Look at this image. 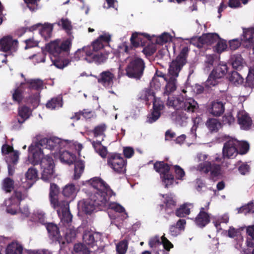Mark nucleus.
Listing matches in <instances>:
<instances>
[{
  "mask_svg": "<svg viewBox=\"0 0 254 254\" xmlns=\"http://www.w3.org/2000/svg\"><path fill=\"white\" fill-rule=\"evenodd\" d=\"M206 125L211 132H217L221 127V123L216 119H209L206 123Z\"/></svg>",
  "mask_w": 254,
  "mask_h": 254,
  "instance_id": "39",
  "label": "nucleus"
},
{
  "mask_svg": "<svg viewBox=\"0 0 254 254\" xmlns=\"http://www.w3.org/2000/svg\"><path fill=\"white\" fill-rule=\"evenodd\" d=\"M128 248L127 242L123 240L120 242L116 246V252L117 254H125Z\"/></svg>",
  "mask_w": 254,
  "mask_h": 254,
  "instance_id": "54",
  "label": "nucleus"
},
{
  "mask_svg": "<svg viewBox=\"0 0 254 254\" xmlns=\"http://www.w3.org/2000/svg\"><path fill=\"white\" fill-rule=\"evenodd\" d=\"M151 40V36L145 33L134 32L130 38L131 45L135 48L145 46L148 41Z\"/></svg>",
  "mask_w": 254,
  "mask_h": 254,
  "instance_id": "17",
  "label": "nucleus"
},
{
  "mask_svg": "<svg viewBox=\"0 0 254 254\" xmlns=\"http://www.w3.org/2000/svg\"><path fill=\"white\" fill-rule=\"evenodd\" d=\"M39 102L40 99L37 93H35L26 97L24 100V102L28 105H31L34 109L38 106Z\"/></svg>",
  "mask_w": 254,
  "mask_h": 254,
  "instance_id": "42",
  "label": "nucleus"
},
{
  "mask_svg": "<svg viewBox=\"0 0 254 254\" xmlns=\"http://www.w3.org/2000/svg\"><path fill=\"white\" fill-rule=\"evenodd\" d=\"M229 80L235 84H241L243 82L244 78L236 71L233 70L231 72L228 77Z\"/></svg>",
  "mask_w": 254,
  "mask_h": 254,
  "instance_id": "47",
  "label": "nucleus"
},
{
  "mask_svg": "<svg viewBox=\"0 0 254 254\" xmlns=\"http://www.w3.org/2000/svg\"><path fill=\"white\" fill-rule=\"evenodd\" d=\"M4 205L6 206V211L12 215L16 214L17 213V208L19 204L12 201V198H8L4 201Z\"/></svg>",
  "mask_w": 254,
  "mask_h": 254,
  "instance_id": "41",
  "label": "nucleus"
},
{
  "mask_svg": "<svg viewBox=\"0 0 254 254\" xmlns=\"http://www.w3.org/2000/svg\"><path fill=\"white\" fill-rule=\"evenodd\" d=\"M25 84L28 85V88L30 89L35 90H41L43 88V82L39 79H25Z\"/></svg>",
  "mask_w": 254,
  "mask_h": 254,
  "instance_id": "35",
  "label": "nucleus"
},
{
  "mask_svg": "<svg viewBox=\"0 0 254 254\" xmlns=\"http://www.w3.org/2000/svg\"><path fill=\"white\" fill-rule=\"evenodd\" d=\"M17 44V40L13 39L11 36H4L0 39V51L4 52L9 51H15Z\"/></svg>",
  "mask_w": 254,
  "mask_h": 254,
  "instance_id": "19",
  "label": "nucleus"
},
{
  "mask_svg": "<svg viewBox=\"0 0 254 254\" xmlns=\"http://www.w3.org/2000/svg\"><path fill=\"white\" fill-rule=\"evenodd\" d=\"M223 138L225 141L222 150L223 157L231 158L235 157L238 153L239 141L226 135Z\"/></svg>",
  "mask_w": 254,
  "mask_h": 254,
  "instance_id": "11",
  "label": "nucleus"
},
{
  "mask_svg": "<svg viewBox=\"0 0 254 254\" xmlns=\"http://www.w3.org/2000/svg\"><path fill=\"white\" fill-rule=\"evenodd\" d=\"M227 72L228 66L226 64H219L210 72L205 82V86L209 88L215 86L218 83V80L223 77Z\"/></svg>",
  "mask_w": 254,
  "mask_h": 254,
  "instance_id": "10",
  "label": "nucleus"
},
{
  "mask_svg": "<svg viewBox=\"0 0 254 254\" xmlns=\"http://www.w3.org/2000/svg\"><path fill=\"white\" fill-rule=\"evenodd\" d=\"M246 233L250 237L247 241V245L253 248L254 247V225L246 227Z\"/></svg>",
  "mask_w": 254,
  "mask_h": 254,
  "instance_id": "46",
  "label": "nucleus"
},
{
  "mask_svg": "<svg viewBox=\"0 0 254 254\" xmlns=\"http://www.w3.org/2000/svg\"><path fill=\"white\" fill-rule=\"evenodd\" d=\"M108 55L105 52L102 53H93L91 50V55H89L88 58H85L89 63L94 62L97 64H100L105 63L108 59Z\"/></svg>",
  "mask_w": 254,
  "mask_h": 254,
  "instance_id": "22",
  "label": "nucleus"
},
{
  "mask_svg": "<svg viewBox=\"0 0 254 254\" xmlns=\"http://www.w3.org/2000/svg\"><path fill=\"white\" fill-rule=\"evenodd\" d=\"M26 4L27 7L32 11H34L37 9L38 2L40 0H23Z\"/></svg>",
  "mask_w": 254,
  "mask_h": 254,
  "instance_id": "62",
  "label": "nucleus"
},
{
  "mask_svg": "<svg viewBox=\"0 0 254 254\" xmlns=\"http://www.w3.org/2000/svg\"><path fill=\"white\" fill-rule=\"evenodd\" d=\"M238 122L244 129H249L252 124V121L246 113H239L238 115Z\"/></svg>",
  "mask_w": 254,
  "mask_h": 254,
  "instance_id": "28",
  "label": "nucleus"
},
{
  "mask_svg": "<svg viewBox=\"0 0 254 254\" xmlns=\"http://www.w3.org/2000/svg\"><path fill=\"white\" fill-rule=\"evenodd\" d=\"M22 246L17 242H12L6 247L5 254H22Z\"/></svg>",
  "mask_w": 254,
  "mask_h": 254,
  "instance_id": "34",
  "label": "nucleus"
},
{
  "mask_svg": "<svg viewBox=\"0 0 254 254\" xmlns=\"http://www.w3.org/2000/svg\"><path fill=\"white\" fill-rule=\"evenodd\" d=\"M154 170L160 174L165 188L172 185L174 182V177L170 173V165L164 161H156L153 165Z\"/></svg>",
  "mask_w": 254,
  "mask_h": 254,
  "instance_id": "9",
  "label": "nucleus"
},
{
  "mask_svg": "<svg viewBox=\"0 0 254 254\" xmlns=\"http://www.w3.org/2000/svg\"><path fill=\"white\" fill-rule=\"evenodd\" d=\"M77 191L78 190L74 185L68 184L63 188L62 193L64 197L72 200L75 197Z\"/></svg>",
  "mask_w": 254,
  "mask_h": 254,
  "instance_id": "27",
  "label": "nucleus"
},
{
  "mask_svg": "<svg viewBox=\"0 0 254 254\" xmlns=\"http://www.w3.org/2000/svg\"><path fill=\"white\" fill-rule=\"evenodd\" d=\"M91 55L90 48L84 47L82 49H78L74 53V56L71 58L72 61H78L82 59L85 60V58H88Z\"/></svg>",
  "mask_w": 254,
  "mask_h": 254,
  "instance_id": "30",
  "label": "nucleus"
},
{
  "mask_svg": "<svg viewBox=\"0 0 254 254\" xmlns=\"http://www.w3.org/2000/svg\"><path fill=\"white\" fill-rule=\"evenodd\" d=\"M25 177L27 180L35 182L38 178V171L34 167H31L26 173Z\"/></svg>",
  "mask_w": 254,
  "mask_h": 254,
  "instance_id": "53",
  "label": "nucleus"
},
{
  "mask_svg": "<svg viewBox=\"0 0 254 254\" xmlns=\"http://www.w3.org/2000/svg\"><path fill=\"white\" fill-rule=\"evenodd\" d=\"M105 46L100 42L97 39L93 41L90 46L86 47L90 48V50L93 51V53H96L102 50Z\"/></svg>",
  "mask_w": 254,
  "mask_h": 254,
  "instance_id": "55",
  "label": "nucleus"
},
{
  "mask_svg": "<svg viewBox=\"0 0 254 254\" xmlns=\"http://www.w3.org/2000/svg\"><path fill=\"white\" fill-rule=\"evenodd\" d=\"M14 182L10 178L7 177L3 179L2 183V189L6 193H10L14 189Z\"/></svg>",
  "mask_w": 254,
  "mask_h": 254,
  "instance_id": "44",
  "label": "nucleus"
},
{
  "mask_svg": "<svg viewBox=\"0 0 254 254\" xmlns=\"http://www.w3.org/2000/svg\"><path fill=\"white\" fill-rule=\"evenodd\" d=\"M18 115L20 118L17 119V122L21 126L25 121L27 120L31 114L30 109L25 105H23L18 108Z\"/></svg>",
  "mask_w": 254,
  "mask_h": 254,
  "instance_id": "26",
  "label": "nucleus"
},
{
  "mask_svg": "<svg viewBox=\"0 0 254 254\" xmlns=\"http://www.w3.org/2000/svg\"><path fill=\"white\" fill-rule=\"evenodd\" d=\"M107 208L112 209L119 213H122L125 211L124 207L119 204L115 202H110L109 200L108 201V205H107Z\"/></svg>",
  "mask_w": 254,
  "mask_h": 254,
  "instance_id": "56",
  "label": "nucleus"
},
{
  "mask_svg": "<svg viewBox=\"0 0 254 254\" xmlns=\"http://www.w3.org/2000/svg\"><path fill=\"white\" fill-rule=\"evenodd\" d=\"M76 159V156L73 153H71L67 151H63L60 153V159L61 162L70 165L75 162Z\"/></svg>",
  "mask_w": 254,
  "mask_h": 254,
  "instance_id": "33",
  "label": "nucleus"
},
{
  "mask_svg": "<svg viewBox=\"0 0 254 254\" xmlns=\"http://www.w3.org/2000/svg\"><path fill=\"white\" fill-rule=\"evenodd\" d=\"M202 35L204 45L207 46H211L220 39L219 35L215 33L203 34Z\"/></svg>",
  "mask_w": 254,
  "mask_h": 254,
  "instance_id": "32",
  "label": "nucleus"
},
{
  "mask_svg": "<svg viewBox=\"0 0 254 254\" xmlns=\"http://www.w3.org/2000/svg\"><path fill=\"white\" fill-rule=\"evenodd\" d=\"M103 140V139L100 141H94L92 144L96 152L103 158H105L107 155V149L106 147L102 146L101 142Z\"/></svg>",
  "mask_w": 254,
  "mask_h": 254,
  "instance_id": "38",
  "label": "nucleus"
},
{
  "mask_svg": "<svg viewBox=\"0 0 254 254\" xmlns=\"http://www.w3.org/2000/svg\"><path fill=\"white\" fill-rule=\"evenodd\" d=\"M224 105L220 101H213L208 109L209 113L214 116H220L224 112Z\"/></svg>",
  "mask_w": 254,
  "mask_h": 254,
  "instance_id": "25",
  "label": "nucleus"
},
{
  "mask_svg": "<svg viewBox=\"0 0 254 254\" xmlns=\"http://www.w3.org/2000/svg\"><path fill=\"white\" fill-rule=\"evenodd\" d=\"M59 188L55 184H51L49 193V199L52 206L56 209L59 207L61 202L58 199Z\"/></svg>",
  "mask_w": 254,
  "mask_h": 254,
  "instance_id": "21",
  "label": "nucleus"
},
{
  "mask_svg": "<svg viewBox=\"0 0 254 254\" xmlns=\"http://www.w3.org/2000/svg\"><path fill=\"white\" fill-rule=\"evenodd\" d=\"M63 98L61 96L52 98L46 104L47 108L52 110L59 109L63 106Z\"/></svg>",
  "mask_w": 254,
  "mask_h": 254,
  "instance_id": "36",
  "label": "nucleus"
},
{
  "mask_svg": "<svg viewBox=\"0 0 254 254\" xmlns=\"http://www.w3.org/2000/svg\"><path fill=\"white\" fill-rule=\"evenodd\" d=\"M170 40V35L168 33H164L157 38L156 43L159 45H163L168 42Z\"/></svg>",
  "mask_w": 254,
  "mask_h": 254,
  "instance_id": "61",
  "label": "nucleus"
},
{
  "mask_svg": "<svg viewBox=\"0 0 254 254\" xmlns=\"http://www.w3.org/2000/svg\"><path fill=\"white\" fill-rule=\"evenodd\" d=\"M73 163H74L73 179L74 180H78L80 178L84 171L85 167L84 162L81 160L77 161L75 160Z\"/></svg>",
  "mask_w": 254,
  "mask_h": 254,
  "instance_id": "37",
  "label": "nucleus"
},
{
  "mask_svg": "<svg viewBox=\"0 0 254 254\" xmlns=\"http://www.w3.org/2000/svg\"><path fill=\"white\" fill-rule=\"evenodd\" d=\"M39 144L42 147L45 146V148L49 147L50 149H54L56 147H59L60 139L58 138H42L39 141Z\"/></svg>",
  "mask_w": 254,
  "mask_h": 254,
  "instance_id": "29",
  "label": "nucleus"
},
{
  "mask_svg": "<svg viewBox=\"0 0 254 254\" xmlns=\"http://www.w3.org/2000/svg\"><path fill=\"white\" fill-rule=\"evenodd\" d=\"M161 112L153 110L152 112L147 116V122L152 124L156 122L160 117Z\"/></svg>",
  "mask_w": 254,
  "mask_h": 254,
  "instance_id": "59",
  "label": "nucleus"
},
{
  "mask_svg": "<svg viewBox=\"0 0 254 254\" xmlns=\"http://www.w3.org/2000/svg\"><path fill=\"white\" fill-rule=\"evenodd\" d=\"M216 60L217 56L215 54L206 55L204 61L205 68L209 70L213 66Z\"/></svg>",
  "mask_w": 254,
  "mask_h": 254,
  "instance_id": "50",
  "label": "nucleus"
},
{
  "mask_svg": "<svg viewBox=\"0 0 254 254\" xmlns=\"http://www.w3.org/2000/svg\"><path fill=\"white\" fill-rule=\"evenodd\" d=\"M46 227L49 237L53 242H58L60 244H64L63 238L60 234L59 228L56 224L53 223H48L46 224Z\"/></svg>",
  "mask_w": 254,
  "mask_h": 254,
  "instance_id": "18",
  "label": "nucleus"
},
{
  "mask_svg": "<svg viewBox=\"0 0 254 254\" xmlns=\"http://www.w3.org/2000/svg\"><path fill=\"white\" fill-rule=\"evenodd\" d=\"M154 97L155 93L150 88H146L140 92L139 98L141 100L149 102L150 100H152Z\"/></svg>",
  "mask_w": 254,
  "mask_h": 254,
  "instance_id": "45",
  "label": "nucleus"
},
{
  "mask_svg": "<svg viewBox=\"0 0 254 254\" xmlns=\"http://www.w3.org/2000/svg\"><path fill=\"white\" fill-rule=\"evenodd\" d=\"M167 105L173 107L177 111V117L182 121L188 119L186 114L179 110H184L189 113H196L199 109L197 102L192 98H184L183 96L168 97Z\"/></svg>",
  "mask_w": 254,
  "mask_h": 254,
  "instance_id": "5",
  "label": "nucleus"
},
{
  "mask_svg": "<svg viewBox=\"0 0 254 254\" xmlns=\"http://www.w3.org/2000/svg\"><path fill=\"white\" fill-rule=\"evenodd\" d=\"M189 49L188 47H183L179 55L170 63L169 67V73L171 74L166 79V85L163 92L164 95L169 96L177 89V78L183 67L187 63Z\"/></svg>",
  "mask_w": 254,
  "mask_h": 254,
  "instance_id": "4",
  "label": "nucleus"
},
{
  "mask_svg": "<svg viewBox=\"0 0 254 254\" xmlns=\"http://www.w3.org/2000/svg\"><path fill=\"white\" fill-rule=\"evenodd\" d=\"M231 64L233 68L240 69L243 66V59L241 55H234L231 58Z\"/></svg>",
  "mask_w": 254,
  "mask_h": 254,
  "instance_id": "43",
  "label": "nucleus"
},
{
  "mask_svg": "<svg viewBox=\"0 0 254 254\" xmlns=\"http://www.w3.org/2000/svg\"><path fill=\"white\" fill-rule=\"evenodd\" d=\"M12 153L10 154L9 156L6 157V162L8 165V174L10 176L13 175L14 171V166L17 164L18 158L19 153L17 151H13V148L12 146L8 145L6 144L2 145L1 148V152L3 154H8L10 152Z\"/></svg>",
  "mask_w": 254,
  "mask_h": 254,
  "instance_id": "12",
  "label": "nucleus"
},
{
  "mask_svg": "<svg viewBox=\"0 0 254 254\" xmlns=\"http://www.w3.org/2000/svg\"><path fill=\"white\" fill-rule=\"evenodd\" d=\"M238 148H239V150L238 151V153L240 154H246L250 149L249 144L246 142H240L239 141V144L238 146Z\"/></svg>",
  "mask_w": 254,
  "mask_h": 254,
  "instance_id": "60",
  "label": "nucleus"
},
{
  "mask_svg": "<svg viewBox=\"0 0 254 254\" xmlns=\"http://www.w3.org/2000/svg\"><path fill=\"white\" fill-rule=\"evenodd\" d=\"M53 26L51 24L45 25L40 30V34L46 40L50 39L52 35Z\"/></svg>",
  "mask_w": 254,
  "mask_h": 254,
  "instance_id": "48",
  "label": "nucleus"
},
{
  "mask_svg": "<svg viewBox=\"0 0 254 254\" xmlns=\"http://www.w3.org/2000/svg\"><path fill=\"white\" fill-rule=\"evenodd\" d=\"M153 110L160 112L164 107L163 103L160 98H156L155 96L152 99Z\"/></svg>",
  "mask_w": 254,
  "mask_h": 254,
  "instance_id": "58",
  "label": "nucleus"
},
{
  "mask_svg": "<svg viewBox=\"0 0 254 254\" xmlns=\"http://www.w3.org/2000/svg\"><path fill=\"white\" fill-rule=\"evenodd\" d=\"M92 76L97 80L99 84L106 89L113 87L116 79L115 75L110 70L103 71L98 75H92Z\"/></svg>",
  "mask_w": 254,
  "mask_h": 254,
  "instance_id": "13",
  "label": "nucleus"
},
{
  "mask_svg": "<svg viewBox=\"0 0 254 254\" xmlns=\"http://www.w3.org/2000/svg\"><path fill=\"white\" fill-rule=\"evenodd\" d=\"M245 86L251 88H254V68L251 67L246 78Z\"/></svg>",
  "mask_w": 254,
  "mask_h": 254,
  "instance_id": "49",
  "label": "nucleus"
},
{
  "mask_svg": "<svg viewBox=\"0 0 254 254\" xmlns=\"http://www.w3.org/2000/svg\"><path fill=\"white\" fill-rule=\"evenodd\" d=\"M25 198L24 193L18 189H16L14 190V192L12 196L9 198H12V201L16 204H20L21 201Z\"/></svg>",
  "mask_w": 254,
  "mask_h": 254,
  "instance_id": "52",
  "label": "nucleus"
},
{
  "mask_svg": "<svg viewBox=\"0 0 254 254\" xmlns=\"http://www.w3.org/2000/svg\"><path fill=\"white\" fill-rule=\"evenodd\" d=\"M193 207V204L190 203H186L181 205L175 211V214L179 217H184L189 215L190 209Z\"/></svg>",
  "mask_w": 254,
  "mask_h": 254,
  "instance_id": "31",
  "label": "nucleus"
},
{
  "mask_svg": "<svg viewBox=\"0 0 254 254\" xmlns=\"http://www.w3.org/2000/svg\"><path fill=\"white\" fill-rule=\"evenodd\" d=\"M240 211L245 213H254V203L251 202L246 205L242 206L240 208Z\"/></svg>",
  "mask_w": 254,
  "mask_h": 254,
  "instance_id": "64",
  "label": "nucleus"
},
{
  "mask_svg": "<svg viewBox=\"0 0 254 254\" xmlns=\"http://www.w3.org/2000/svg\"><path fill=\"white\" fill-rule=\"evenodd\" d=\"M88 182L94 189L89 198L97 206L98 210L106 209L110 197L115 195V193L100 178L94 177Z\"/></svg>",
  "mask_w": 254,
  "mask_h": 254,
  "instance_id": "3",
  "label": "nucleus"
},
{
  "mask_svg": "<svg viewBox=\"0 0 254 254\" xmlns=\"http://www.w3.org/2000/svg\"><path fill=\"white\" fill-rule=\"evenodd\" d=\"M164 198V204L158 205L160 210L165 209L166 213L170 216L174 213V210L176 206V201L174 199V195L171 193L161 194Z\"/></svg>",
  "mask_w": 254,
  "mask_h": 254,
  "instance_id": "15",
  "label": "nucleus"
},
{
  "mask_svg": "<svg viewBox=\"0 0 254 254\" xmlns=\"http://www.w3.org/2000/svg\"><path fill=\"white\" fill-rule=\"evenodd\" d=\"M145 67V62L139 57L130 58L126 67V74L129 78L140 79Z\"/></svg>",
  "mask_w": 254,
  "mask_h": 254,
  "instance_id": "7",
  "label": "nucleus"
},
{
  "mask_svg": "<svg viewBox=\"0 0 254 254\" xmlns=\"http://www.w3.org/2000/svg\"><path fill=\"white\" fill-rule=\"evenodd\" d=\"M220 166L214 163L206 161L201 164L200 171L205 174L210 172L211 177L214 179L220 175Z\"/></svg>",
  "mask_w": 254,
  "mask_h": 254,
  "instance_id": "20",
  "label": "nucleus"
},
{
  "mask_svg": "<svg viewBox=\"0 0 254 254\" xmlns=\"http://www.w3.org/2000/svg\"><path fill=\"white\" fill-rule=\"evenodd\" d=\"M216 43L215 50L217 53H221L226 49L227 45L225 41L221 40L220 38Z\"/></svg>",
  "mask_w": 254,
  "mask_h": 254,
  "instance_id": "63",
  "label": "nucleus"
},
{
  "mask_svg": "<svg viewBox=\"0 0 254 254\" xmlns=\"http://www.w3.org/2000/svg\"><path fill=\"white\" fill-rule=\"evenodd\" d=\"M24 85H25L24 83H21L18 87L11 91L13 101L18 104H21L25 99L23 94L24 91Z\"/></svg>",
  "mask_w": 254,
  "mask_h": 254,
  "instance_id": "24",
  "label": "nucleus"
},
{
  "mask_svg": "<svg viewBox=\"0 0 254 254\" xmlns=\"http://www.w3.org/2000/svg\"><path fill=\"white\" fill-rule=\"evenodd\" d=\"M41 147L38 141L33 142L29 147L28 151L32 155V164L34 165L40 164L42 170L41 179L48 181L53 178L55 164L51 156L47 155L44 156Z\"/></svg>",
  "mask_w": 254,
  "mask_h": 254,
  "instance_id": "2",
  "label": "nucleus"
},
{
  "mask_svg": "<svg viewBox=\"0 0 254 254\" xmlns=\"http://www.w3.org/2000/svg\"><path fill=\"white\" fill-rule=\"evenodd\" d=\"M191 44L193 45L199 49H201L204 45L202 35L200 37H193L190 40Z\"/></svg>",
  "mask_w": 254,
  "mask_h": 254,
  "instance_id": "57",
  "label": "nucleus"
},
{
  "mask_svg": "<svg viewBox=\"0 0 254 254\" xmlns=\"http://www.w3.org/2000/svg\"><path fill=\"white\" fill-rule=\"evenodd\" d=\"M57 213L60 217L61 222L64 225H67L71 222L72 216L69 211V201L62 200L59 205Z\"/></svg>",
  "mask_w": 254,
  "mask_h": 254,
  "instance_id": "14",
  "label": "nucleus"
},
{
  "mask_svg": "<svg viewBox=\"0 0 254 254\" xmlns=\"http://www.w3.org/2000/svg\"><path fill=\"white\" fill-rule=\"evenodd\" d=\"M107 129V126L105 124H101L96 126L92 131V132L95 137H98L100 136H105V131Z\"/></svg>",
  "mask_w": 254,
  "mask_h": 254,
  "instance_id": "51",
  "label": "nucleus"
},
{
  "mask_svg": "<svg viewBox=\"0 0 254 254\" xmlns=\"http://www.w3.org/2000/svg\"><path fill=\"white\" fill-rule=\"evenodd\" d=\"M101 236L99 233H93L89 231L84 232L83 235L84 244H75L73 248L74 252L79 254H90V251L85 245L92 248L97 247V243L98 239H100Z\"/></svg>",
  "mask_w": 254,
  "mask_h": 254,
  "instance_id": "6",
  "label": "nucleus"
},
{
  "mask_svg": "<svg viewBox=\"0 0 254 254\" xmlns=\"http://www.w3.org/2000/svg\"><path fill=\"white\" fill-rule=\"evenodd\" d=\"M210 203L208 202L205 207H201L198 214L195 218L194 222L199 228H203L210 222V214L207 212Z\"/></svg>",
  "mask_w": 254,
  "mask_h": 254,
  "instance_id": "16",
  "label": "nucleus"
},
{
  "mask_svg": "<svg viewBox=\"0 0 254 254\" xmlns=\"http://www.w3.org/2000/svg\"><path fill=\"white\" fill-rule=\"evenodd\" d=\"M72 46L70 38L61 40L57 39L50 42L46 46L47 51L50 54L53 64L59 69H63L67 66L71 61L66 59Z\"/></svg>",
  "mask_w": 254,
  "mask_h": 254,
  "instance_id": "1",
  "label": "nucleus"
},
{
  "mask_svg": "<svg viewBox=\"0 0 254 254\" xmlns=\"http://www.w3.org/2000/svg\"><path fill=\"white\" fill-rule=\"evenodd\" d=\"M82 209L86 214H91L95 210L98 209L97 206L91 200L89 199L83 203Z\"/></svg>",
  "mask_w": 254,
  "mask_h": 254,
  "instance_id": "40",
  "label": "nucleus"
},
{
  "mask_svg": "<svg viewBox=\"0 0 254 254\" xmlns=\"http://www.w3.org/2000/svg\"><path fill=\"white\" fill-rule=\"evenodd\" d=\"M107 164L113 171L118 174H124L126 172L127 161L121 154L112 153L107 157Z\"/></svg>",
  "mask_w": 254,
  "mask_h": 254,
  "instance_id": "8",
  "label": "nucleus"
},
{
  "mask_svg": "<svg viewBox=\"0 0 254 254\" xmlns=\"http://www.w3.org/2000/svg\"><path fill=\"white\" fill-rule=\"evenodd\" d=\"M245 47L249 48L254 44V28L245 29L242 39Z\"/></svg>",
  "mask_w": 254,
  "mask_h": 254,
  "instance_id": "23",
  "label": "nucleus"
}]
</instances>
